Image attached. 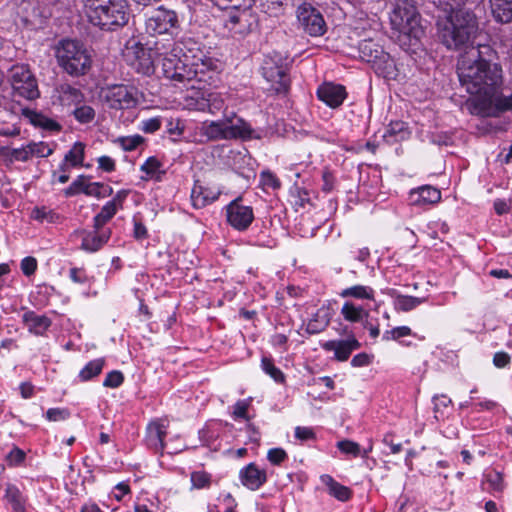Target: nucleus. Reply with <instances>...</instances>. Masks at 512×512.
<instances>
[{"mask_svg": "<svg viewBox=\"0 0 512 512\" xmlns=\"http://www.w3.org/2000/svg\"><path fill=\"white\" fill-rule=\"evenodd\" d=\"M439 36L449 49L460 50L457 72L461 85L470 96H497L502 84L501 69L483 58L485 45H474L479 31L476 15L467 9L452 11L438 23Z\"/></svg>", "mask_w": 512, "mask_h": 512, "instance_id": "obj_1", "label": "nucleus"}, {"mask_svg": "<svg viewBox=\"0 0 512 512\" xmlns=\"http://www.w3.org/2000/svg\"><path fill=\"white\" fill-rule=\"evenodd\" d=\"M161 67L163 75L176 83H182L184 86L190 84L191 89L201 90L200 84L205 79V74L213 70L216 65L212 58L207 56L204 51L189 48L183 51L180 44L172 39L171 49L162 55Z\"/></svg>", "mask_w": 512, "mask_h": 512, "instance_id": "obj_2", "label": "nucleus"}, {"mask_svg": "<svg viewBox=\"0 0 512 512\" xmlns=\"http://www.w3.org/2000/svg\"><path fill=\"white\" fill-rule=\"evenodd\" d=\"M171 46L172 39L146 40L143 36H132L126 41L122 56L138 73L150 75L154 72L155 60L161 59Z\"/></svg>", "mask_w": 512, "mask_h": 512, "instance_id": "obj_3", "label": "nucleus"}, {"mask_svg": "<svg viewBox=\"0 0 512 512\" xmlns=\"http://www.w3.org/2000/svg\"><path fill=\"white\" fill-rule=\"evenodd\" d=\"M55 54L60 67L70 75H83L91 66V56L83 43L72 39L61 40Z\"/></svg>", "mask_w": 512, "mask_h": 512, "instance_id": "obj_4", "label": "nucleus"}, {"mask_svg": "<svg viewBox=\"0 0 512 512\" xmlns=\"http://www.w3.org/2000/svg\"><path fill=\"white\" fill-rule=\"evenodd\" d=\"M392 28L415 40L424 34L421 16L412 0H397L390 13Z\"/></svg>", "mask_w": 512, "mask_h": 512, "instance_id": "obj_5", "label": "nucleus"}, {"mask_svg": "<svg viewBox=\"0 0 512 512\" xmlns=\"http://www.w3.org/2000/svg\"><path fill=\"white\" fill-rule=\"evenodd\" d=\"M262 75L267 82L269 93L286 94L290 88V77L287 74V58L279 52H272L264 57Z\"/></svg>", "mask_w": 512, "mask_h": 512, "instance_id": "obj_6", "label": "nucleus"}, {"mask_svg": "<svg viewBox=\"0 0 512 512\" xmlns=\"http://www.w3.org/2000/svg\"><path fill=\"white\" fill-rule=\"evenodd\" d=\"M89 14V21L103 30H114L128 23L129 8L126 0H114Z\"/></svg>", "mask_w": 512, "mask_h": 512, "instance_id": "obj_7", "label": "nucleus"}, {"mask_svg": "<svg viewBox=\"0 0 512 512\" xmlns=\"http://www.w3.org/2000/svg\"><path fill=\"white\" fill-rule=\"evenodd\" d=\"M179 28L176 11L161 5L151 11L145 19V32L150 36L168 35L173 39L174 31Z\"/></svg>", "mask_w": 512, "mask_h": 512, "instance_id": "obj_8", "label": "nucleus"}, {"mask_svg": "<svg viewBox=\"0 0 512 512\" xmlns=\"http://www.w3.org/2000/svg\"><path fill=\"white\" fill-rule=\"evenodd\" d=\"M238 122L239 124H232L231 119H227V121L205 122L201 131L202 134L210 140L250 137L252 134L251 127L243 120H239Z\"/></svg>", "mask_w": 512, "mask_h": 512, "instance_id": "obj_9", "label": "nucleus"}, {"mask_svg": "<svg viewBox=\"0 0 512 512\" xmlns=\"http://www.w3.org/2000/svg\"><path fill=\"white\" fill-rule=\"evenodd\" d=\"M462 109L481 117H496L512 110V98H467Z\"/></svg>", "mask_w": 512, "mask_h": 512, "instance_id": "obj_10", "label": "nucleus"}, {"mask_svg": "<svg viewBox=\"0 0 512 512\" xmlns=\"http://www.w3.org/2000/svg\"><path fill=\"white\" fill-rule=\"evenodd\" d=\"M10 84L18 96H39L38 83L26 65H15L10 70Z\"/></svg>", "mask_w": 512, "mask_h": 512, "instance_id": "obj_11", "label": "nucleus"}, {"mask_svg": "<svg viewBox=\"0 0 512 512\" xmlns=\"http://www.w3.org/2000/svg\"><path fill=\"white\" fill-rule=\"evenodd\" d=\"M297 18L304 31L311 36L324 34L326 25L320 12L312 5L304 3L298 7Z\"/></svg>", "mask_w": 512, "mask_h": 512, "instance_id": "obj_12", "label": "nucleus"}, {"mask_svg": "<svg viewBox=\"0 0 512 512\" xmlns=\"http://www.w3.org/2000/svg\"><path fill=\"white\" fill-rule=\"evenodd\" d=\"M228 223L238 231L246 230L254 220L251 206L244 205L240 198L233 200L226 207Z\"/></svg>", "mask_w": 512, "mask_h": 512, "instance_id": "obj_13", "label": "nucleus"}, {"mask_svg": "<svg viewBox=\"0 0 512 512\" xmlns=\"http://www.w3.org/2000/svg\"><path fill=\"white\" fill-rule=\"evenodd\" d=\"M361 344L354 335L345 340H330L321 344V347L328 352H334L337 361H347L354 350L359 349Z\"/></svg>", "mask_w": 512, "mask_h": 512, "instance_id": "obj_14", "label": "nucleus"}, {"mask_svg": "<svg viewBox=\"0 0 512 512\" xmlns=\"http://www.w3.org/2000/svg\"><path fill=\"white\" fill-rule=\"evenodd\" d=\"M239 480L244 487L255 491L266 483L267 473L264 469L259 468L255 463H249L240 469Z\"/></svg>", "mask_w": 512, "mask_h": 512, "instance_id": "obj_15", "label": "nucleus"}, {"mask_svg": "<svg viewBox=\"0 0 512 512\" xmlns=\"http://www.w3.org/2000/svg\"><path fill=\"white\" fill-rule=\"evenodd\" d=\"M221 190L216 186H204L196 181L191 191L192 205L199 209L216 201Z\"/></svg>", "mask_w": 512, "mask_h": 512, "instance_id": "obj_16", "label": "nucleus"}, {"mask_svg": "<svg viewBox=\"0 0 512 512\" xmlns=\"http://www.w3.org/2000/svg\"><path fill=\"white\" fill-rule=\"evenodd\" d=\"M167 428L168 422L163 419H158L148 424L146 429V443L149 448L155 451L163 450Z\"/></svg>", "mask_w": 512, "mask_h": 512, "instance_id": "obj_17", "label": "nucleus"}, {"mask_svg": "<svg viewBox=\"0 0 512 512\" xmlns=\"http://www.w3.org/2000/svg\"><path fill=\"white\" fill-rule=\"evenodd\" d=\"M21 114L29 120V122L35 126L51 132H60L62 126L55 120L45 116L44 114L30 109L22 108Z\"/></svg>", "mask_w": 512, "mask_h": 512, "instance_id": "obj_18", "label": "nucleus"}, {"mask_svg": "<svg viewBox=\"0 0 512 512\" xmlns=\"http://www.w3.org/2000/svg\"><path fill=\"white\" fill-rule=\"evenodd\" d=\"M22 321L30 333L40 336L44 335L51 326L50 318L34 311H26L22 316Z\"/></svg>", "mask_w": 512, "mask_h": 512, "instance_id": "obj_19", "label": "nucleus"}, {"mask_svg": "<svg viewBox=\"0 0 512 512\" xmlns=\"http://www.w3.org/2000/svg\"><path fill=\"white\" fill-rule=\"evenodd\" d=\"M370 65L375 73L383 78L396 79L398 76L397 66L387 52L381 54V56L375 59V62L370 63Z\"/></svg>", "mask_w": 512, "mask_h": 512, "instance_id": "obj_20", "label": "nucleus"}, {"mask_svg": "<svg viewBox=\"0 0 512 512\" xmlns=\"http://www.w3.org/2000/svg\"><path fill=\"white\" fill-rule=\"evenodd\" d=\"M441 192L432 186H422L410 193V201L413 205L434 204L440 201Z\"/></svg>", "mask_w": 512, "mask_h": 512, "instance_id": "obj_21", "label": "nucleus"}, {"mask_svg": "<svg viewBox=\"0 0 512 512\" xmlns=\"http://www.w3.org/2000/svg\"><path fill=\"white\" fill-rule=\"evenodd\" d=\"M111 236V231L109 229L106 230H97L95 229L93 232L87 233L82 239V249L89 252L98 251Z\"/></svg>", "mask_w": 512, "mask_h": 512, "instance_id": "obj_22", "label": "nucleus"}, {"mask_svg": "<svg viewBox=\"0 0 512 512\" xmlns=\"http://www.w3.org/2000/svg\"><path fill=\"white\" fill-rule=\"evenodd\" d=\"M489 8L496 22L509 23L512 20V0H489Z\"/></svg>", "mask_w": 512, "mask_h": 512, "instance_id": "obj_23", "label": "nucleus"}, {"mask_svg": "<svg viewBox=\"0 0 512 512\" xmlns=\"http://www.w3.org/2000/svg\"><path fill=\"white\" fill-rule=\"evenodd\" d=\"M410 131L406 123L402 121H392L388 125L383 139L388 144H394L407 140L410 137Z\"/></svg>", "mask_w": 512, "mask_h": 512, "instance_id": "obj_24", "label": "nucleus"}, {"mask_svg": "<svg viewBox=\"0 0 512 512\" xmlns=\"http://www.w3.org/2000/svg\"><path fill=\"white\" fill-rule=\"evenodd\" d=\"M237 14H232L227 20L226 26L235 34H244L250 31V12L249 10H238Z\"/></svg>", "mask_w": 512, "mask_h": 512, "instance_id": "obj_25", "label": "nucleus"}, {"mask_svg": "<svg viewBox=\"0 0 512 512\" xmlns=\"http://www.w3.org/2000/svg\"><path fill=\"white\" fill-rule=\"evenodd\" d=\"M331 320V314L328 308L321 307L312 316L306 325V331L309 334H317L326 329Z\"/></svg>", "mask_w": 512, "mask_h": 512, "instance_id": "obj_26", "label": "nucleus"}, {"mask_svg": "<svg viewBox=\"0 0 512 512\" xmlns=\"http://www.w3.org/2000/svg\"><path fill=\"white\" fill-rule=\"evenodd\" d=\"M140 170L145 173L144 180L161 181L166 174L163 163L156 157H149L141 165Z\"/></svg>", "mask_w": 512, "mask_h": 512, "instance_id": "obj_27", "label": "nucleus"}, {"mask_svg": "<svg viewBox=\"0 0 512 512\" xmlns=\"http://www.w3.org/2000/svg\"><path fill=\"white\" fill-rule=\"evenodd\" d=\"M322 482L327 486L331 496L339 501H348L351 498L352 491L347 486L336 482L331 476L324 475L321 477Z\"/></svg>", "mask_w": 512, "mask_h": 512, "instance_id": "obj_28", "label": "nucleus"}, {"mask_svg": "<svg viewBox=\"0 0 512 512\" xmlns=\"http://www.w3.org/2000/svg\"><path fill=\"white\" fill-rule=\"evenodd\" d=\"M342 298H354L358 300H371L375 299V291L370 286L354 285L343 289L339 293Z\"/></svg>", "mask_w": 512, "mask_h": 512, "instance_id": "obj_29", "label": "nucleus"}, {"mask_svg": "<svg viewBox=\"0 0 512 512\" xmlns=\"http://www.w3.org/2000/svg\"><path fill=\"white\" fill-rule=\"evenodd\" d=\"M359 51L361 59L368 64L375 62V59L385 52L379 44L371 39L363 40L359 45Z\"/></svg>", "mask_w": 512, "mask_h": 512, "instance_id": "obj_30", "label": "nucleus"}, {"mask_svg": "<svg viewBox=\"0 0 512 512\" xmlns=\"http://www.w3.org/2000/svg\"><path fill=\"white\" fill-rule=\"evenodd\" d=\"M341 315L346 321L356 323L362 321V319L367 317L369 313L364 310L362 306H357L354 303L347 301L341 308Z\"/></svg>", "mask_w": 512, "mask_h": 512, "instance_id": "obj_31", "label": "nucleus"}, {"mask_svg": "<svg viewBox=\"0 0 512 512\" xmlns=\"http://www.w3.org/2000/svg\"><path fill=\"white\" fill-rule=\"evenodd\" d=\"M104 365V358L91 360L80 370L78 375L80 381L87 382L97 377L102 372Z\"/></svg>", "mask_w": 512, "mask_h": 512, "instance_id": "obj_32", "label": "nucleus"}, {"mask_svg": "<svg viewBox=\"0 0 512 512\" xmlns=\"http://www.w3.org/2000/svg\"><path fill=\"white\" fill-rule=\"evenodd\" d=\"M118 206L115 202H107L101 211L94 217V229H101L117 213Z\"/></svg>", "mask_w": 512, "mask_h": 512, "instance_id": "obj_33", "label": "nucleus"}, {"mask_svg": "<svg viewBox=\"0 0 512 512\" xmlns=\"http://www.w3.org/2000/svg\"><path fill=\"white\" fill-rule=\"evenodd\" d=\"M482 484L484 489L491 492H502L504 490L503 476L498 471H491L485 474V480Z\"/></svg>", "mask_w": 512, "mask_h": 512, "instance_id": "obj_34", "label": "nucleus"}, {"mask_svg": "<svg viewBox=\"0 0 512 512\" xmlns=\"http://www.w3.org/2000/svg\"><path fill=\"white\" fill-rule=\"evenodd\" d=\"M85 155V145L82 142H76L64 157V161L71 166H80L83 164Z\"/></svg>", "mask_w": 512, "mask_h": 512, "instance_id": "obj_35", "label": "nucleus"}, {"mask_svg": "<svg viewBox=\"0 0 512 512\" xmlns=\"http://www.w3.org/2000/svg\"><path fill=\"white\" fill-rule=\"evenodd\" d=\"M317 96H347V91L341 84L324 82L318 87Z\"/></svg>", "mask_w": 512, "mask_h": 512, "instance_id": "obj_36", "label": "nucleus"}, {"mask_svg": "<svg viewBox=\"0 0 512 512\" xmlns=\"http://www.w3.org/2000/svg\"><path fill=\"white\" fill-rule=\"evenodd\" d=\"M0 154L7 157L11 162H13V161L26 162L31 158L28 145L25 147L11 149V150L7 149L6 147H1Z\"/></svg>", "mask_w": 512, "mask_h": 512, "instance_id": "obj_37", "label": "nucleus"}, {"mask_svg": "<svg viewBox=\"0 0 512 512\" xmlns=\"http://www.w3.org/2000/svg\"><path fill=\"white\" fill-rule=\"evenodd\" d=\"M424 300L421 298L407 296V295H398L395 298V308L401 311H410L417 306H419Z\"/></svg>", "mask_w": 512, "mask_h": 512, "instance_id": "obj_38", "label": "nucleus"}, {"mask_svg": "<svg viewBox=\"0 0 512 512\" xmlns=\"http://www.w3.org/2000/svg\"><path fill=\"white\" fill-rule=\"evenodd\" d=\"M5 497L11 503L15 512H25L21 494L15 486H8L6 488Z\"/></svg>", "mask_w": 512, "mask_h": 512, "instance_id": "obj_39", "label": "nucleus"}, {"mask_svg": "<svg viewBox=\"0 0 512 512\" xmlns=\"http://www.w3.org/2000/svg\"><path fill=\"white\" fill-rule=\"evenodd\" d=\"M31 217L40 222L54 223L59 219V215L47 207H35L32 210Z\"/></svg>", "mask_w": 512, "mask_h": 512, "instance_id": "obj_40", "label": "nucleus"}, {"mask_svg": "<svg viewBox=\"0 0 512 512\" xmlns=\"http://www.w3.org/2000/svg\"><path fill=\"white\" fill-rule=\"evenodd\" d=\"M75 119L81 124H87L94 120L95 110L88 105H79L73 110Z\"/></svg>", "mask_w": 512, "mask_h": 512, "instance_id": "obj_41", "label": "nucleus"}, {"mask_svg": "<svg viewBox=\"0 0 512 512\" xmlns=\"http://www.w3.org/2000/svg\"><path fill=\"white\" fill-rule=\"evenodd\" d=\"M261 367L266 374H268L272 379H274L278 383H282L284 381V374L282 371L277 368L273 361L270 358L263 357L261 360Z\"/></svg>", "mask_w": 512, "mask_h": 512, "instance_id": "obj_42", "label": "nucleus"}, {"mask_svg": "<svg viewBox=\"0 0 512 512\" xmlns=\"http://www.w3.org/2000/svg\"><path fill=\"white\" fill-rule=\"evenodd\" d=\"M91 182H89L88 177L84 175H80L75 179L71 185L66 189V195H73L77 193H84L86 195V191Z\"/></svg>", "mask_w": 512, "mask_h": 512, "instance_id": "obj_43", "label": "nucleus"}, {"mask_svg": "<svg viewBox=\"0 0 512 512\" xmlns=\"http://www.w3.org/2000/svg\"><path fill=\"white\" fill-rule=\"evenodd\" d=\"M412 335V330L408 326H399L395 327L391 330H387L383 333V340H399L402 337H407Z\"/></svg>", "mask_w": 512, "mask_h": 512, "instance_id": "obj_44", "label": "nucleus"}, {"mask_svg": "<svg viewBox=\"0 0 512 512\" xmlns=\"http://www.w3.org/2000/svg\"><path fill=\"white\" fill-rule=\"evenodd\" d=\"M337 448L344 454H349L354 457L361 455L360 445L354 441L345 439L337 442Z\"/></svg>", "mask_w": 512, "mask_h": 512, "instance_id": "obj_45", "label": "nucleus"}, {"mask_svg": "<svg viewBox=\"0 0 512 512\" xmlns=\"http://www.w3.org/2000/svg\"><path fill=\"white\" fill-rule=\"evenodd\" d=\"M211 476L205 471H195L191 473L192 487L202 489L210 485Z\"/></svg>", "mask_w": 512, "mask_h": 512, "instance_id": "obj_46", "label": "nucleus"}, {"mask_svg": "<svg viewBox=\"0 0 512 512\" xmlns=\"http://www.w3.org/2000/svg\"><path fill=\"white\" fill-rule=\"evenodd\" d=\"M30 156L48 157L53 150L44 142H31L28 144Z\"/></svg>", "mask_w": 512, "mask_h": 512, "instance_id": "obj_47", "label": "nucleus"}, {"mask_svg": "<svg viewBox=\"0 0 512 512\" xmlns=\"http://www.w3.org/2000/svg\"><path fill=\"white\" fill-rule=\"evenodd\" d=\"M260 182L264 189H278L281 186L280 180L270 171H263L260 174Z\"/></svg>", "mask_w": 512, "mask_h": 512, "instance_id": "obj_48", "label": "nucleus"}, {"mask_svg": "<svg viewBox=\"0 0 512 512\" xmlns=\"http://www.w3.org/2000/svg\"><path fill=\"white\" fill-rule=\"evenodd\" d=\"M138 94L136 87L122 84L113 86L110 92V96H138ZM140 95L143 96V92H140Z\"/></svg>", "mask_w": 512, "mask_h": 512, "instance_id": "obj_49", "label": "nucleus"}, {"mask_svg": "<svg viewBox=\"0 0 512 512\" xmlns=\"http://www.w3.org/2000/svg\"><path fill=\"white\" fill-rule=\"evenodd\" d=\"M219 4H224L225 8L236 10H250L254 5V0H217Z\"/></svg>", "mask_w": 512, "mask_h": 512, "instance_id": "obj_50", "label": "nucleus"}, {"mask_svg": "<svg viewBox=\"0 0 512 512\" xmlns=\"http://www.w3.org/2000/svg\"><path fill=\"white\" fill-rule=\"evenodd\" d=\"M123 381L124 376L122 372L113 370L106 375L103 381V386L108 388H117L123 383Z\"/></svg>", "mask_w": 512, "mask_h": 512, "instance_id": "obj_51", "label": "nucleus"}, {"mask_svg": "<svg viewBox=\"0 0 512 512\" xmlns=\"http://www.w3.org/2000/svg\"><path fill=\"white\" fill-rule=\"evenodd\" d=\"M70 412L66 408H50L46 412V418L49 421H64L69 418Z\"/></svg>", "mask_w": 512, "mask_h": 512, "instance_id": "obj_52", "label": "nucleus"}, {"mask_svg": "<svg viewBox=\"0 0 512 512\" xmlns=\"http://www.w3.org/2000/svg\"><path fill=\"white\" fill-rule=\"evenodd\" d=\"M249 406H250V399L237 401L233 406L234 418H243L245 420H249V417L247 414Z\"/></svg>", "mask_w": 512, "mask_h": 512, "instance_id": "obj_53", "label": "nucleus"}, {"mask_svg": "<svg viewBox=\"0 0 512 512\" xmlns=\"http://www.w3.org/2000/svg\"><path fill=\"white\" fill-rule=\"evenodd\" d=\"M267 459L273 465H280L287 459V453L282 448H272L267 453Z\"/></svg>", "mask_w": 512, "mask_h": 512, "instance_id": "obj_54", "label": "nucleus"}, {"mask_svg": "<svg viewBox=\"0 0 512 512\" xmlns=\"http://www.w3.org/2000/svg\"><path fill=\"white\" fill-rule=\"evenodd\" d=\"M37 269V260L34 257H25L21 261V270L26 276H30L35 273Z\"/></svg>", "mask_w": 512, "mask_h": 512, "instance_id": "obj_55", "label": "nucleus"}, {"mask_svg": "<svg viewBox=\"0 0 512 512\" xmlns=\"http://www.w3.org/2000/svg\"><path fill=\"white\" fill-rule=\"evenodd\" d=\"M143 142V138L139 135L124 137L121 139L123 149L127 151L134 150Z\"/></svg>", "mask_w": 512, "mask_h": 512, "instance_id": "obj_56", "label": "nucleus"}, {"mask_svg": "<svg viewBox=\"0 0 512 512\" xmlns=\"http://www.w3.org/2000/svg\"><path fill=\"white\" fill-rule=\"evenodd\" d=\"M25 459V452L17 447L13 448L7 455L9 465H19Z\"/></svg>", "mask_w": 512, "mask_h": 512, "instance_id": "obj_57", "label": "nucleus"}, {"mask_svg": "<svg viewBox=\"0 0 512 512\" xmlns=\"http://www.w3.org/2000/svg\"><path fill=\"white\" fill-rule=\"evenodd\" d=\"M372 356L362 352L357 355H355L351 360V365L353 367H364L368 366L372 362Z\"/></svg>", "mask_w": 512, "mask_h": 512, "instance_id": "obj_58", "label": "nucleus"}, {"mask_svg": "<svg viewBox=\"0 0 512 512\" xmlns=\"http://www.w3.org/2000/svg\"><path fill=\"white\" fill-rule=\"evenodd\" d=\"M510 360H511V358H510L509 354L501 351V352H497L494 354L493 364L497 368H504L510 363Z\"/></svg>", "mask_w": 512, "mask_h": 512, "instance_id": "obj_59", "label": "nucleus"}, {"mask_svg": "<svg viewBox=\"0 0 512 512\" xmlns=\"http://www.w3.org/2000/svg\"><path fill=\"white\" fill-rule=\"evenodd\" d=\"M295 437L301 441L313 439L315 434L311 428L298 426L295 428Z\"/></svg>", "mask_w": 512, "mask_h": 512, "instance_id": "obj_60", "label": "nucleus"}, {"mask_svg": "<svg viewBox=\"0 0 512 512\" xmlns=\"http://www.w3.org/2000/svg\"><path fill=\"white\" fill-rule=\"evenodd\" d=\"M161 126L158 118H150L142 121V130L147 133H153L157 131Z\"/></svg>", "mask_w": 512, "mask_h": 512, "instance_id": "obj_61", "label": "nucleus"}, {"mask_svg": "<svg viewBox=\"0 0 512 512\" xmlns=\"http://www.w3.org/2000/svg\"><path fill=\"white\" fill-rule=\"evenodd\" d=\"M99 168L106 172H112L115 169V161L109 156H101L98 158Z\"/></svg>", "mask_w": 512, "mask_h": 512, "instance_id": "obj_62", "label": "nucleus"}, {"mask_svg": "<svg viewBox=\"0 0 512 512\" xmlns=\"http://www.w3.org/2000/svg\"><path fill=\"white\" fill-rule=\"evenodd\" d=\"M322 178H323V182H324L323 190L325 192H331L333 189V185H334L333 175L329 171L325 170V171H323Z\"/></svg>", "mask_w": 512, "mask_h": 512, "instance_id": "obj_63", "label": "nucleus"}, {"mask_svg": "<svg viewBox=\"0 0 512 512\" xmlns=\"http://www.w3.org/2000/svg\"><path fill=\"white\" fill-rule=\"evenodd\" d=\"M80 512H104L100 507L92 501L84 503L80 509Z\"/></svg>", "mask_w": 512, "mask_h": 512, "instance_id": "obj_64", "label": "nucleus"}]
</instances>
